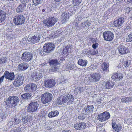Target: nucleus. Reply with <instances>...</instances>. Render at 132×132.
Listing matches in <instances>:
<instances>
[{"label": "nucleus", "mask_w": 132, "mask_h": 132, "mask_svg": "<svg viewBox=\"0 0 132 132\" xmlns=\"http://www.w3.org/2000/svg\"><path fill=\"white\" fill-rule=\"evenodd\" d=\"M101 78V75L98 73H94L87 76L85 77L84 81L86 84H88L91 82H96Z\"/></svg>", "instance_id": "1"}, {"label": "nucleus", "mask_w": 132, "mask_h": 132, "mask_svg": "<svg viewBox=\"0 0 132 132\" xmlns=\"http://www.w3.org/2000/svg\"><path fill=\"white\" fill-rule=\"evenodd\" d=\"M19 98L16 96H10L6 100V105L9 108L14 107L18 104L19 102Z\"/></svg>", "instance_id": "2"}, {"label": "nucleus", "mask_w": 132, "mask_h": 132, "mask_svg": "<svg viewBox=\"0 0 132 132\" xmlns=\"http://www.w3.org/2000/svg\"><path fill=\"white\" fill-rule=\"evenodd\" d=\"M30 75V79L34 81L39 80L42 77V72L37 70L32 72Z\"/></svg>", "instance_id": "3"}, {"label": "nucleus", "mask_w": 132, "mask_h": 132, "mask_svg": "<svg viewBox=\"0 0 132 132\" xmlns=\"http://www.w3.org/2000/svg\"><path fill=\"white\" fill-rule=\"evenodd\" d=\"M52 98V95L49 93L46 92L42 95L41 101L43 104H46L50 102Z\"/></svg>", "instance_id": "4"}, {"label": "nucleus", "mask_w": 132, "mask_h": 132, "mask_svg": "<svg viewBox=\"0 0 132 132\" xmlns=\"http://www.w3.org/2000/svg\"><path fill=\"white\" fill-rule=\"evenodd\" d=\"M57 21V18H55L53 17H49L46 20H44L43 22L46 26L48 27H50L54 26Z\"/></svg>", "instance_id": "5"}, {"label": "nucleus", "mask_w": 132, "mask_h": 132, "mask_svg": "<svg viewBox=\"0 0 132 132\" xmlns=\"http://www.w3.org/2000/svg\"><path fill=\"white\" fill-rule=\"evenodd\" d=\"M25 18L22 15L18 14L14 17V22L17 25H20L24 23Z\"/></svg>", "instance_id": "6"}, {"label": "nucleus", "mask_w": 132, "mask_h": 132, "mask_svg": "<svg viewBox=\"0 0 132 132\" xmlns=\"http://www.w3.org/2000/svg\"><path fill=\"white\" fill-rule=\"evenodd\" d=\"M50 63L51 67L49 70L50 72H53L58 71V67H59L60 64L58 62L57 60H52L50 62Z\"/></svg>", "instance_id": "7"}, {"label": "nucleus", "mask_w": 132, "mask_h": 132, "mask_svg": "<svg viewBox=\"0 0 132 132\" xmlns=\"http://www.w3.org/2000/svg\"><path fill=\"white\" fill-rule=\"evenodd\" d=\"M39 104L35 102H32L29 105L27 108V111L29 113H33L37 110Z\"/></svg>", "instance_id": "8"}, {"label": "nucleus", "mask_w": 132, "mask_h": 132, "mask_svg": "<svg viewBox=\"0 0 132 132\" xmlns=\"http://www.w3.org/2000/svg\"><path fill=\"white\" fill-rule=\"evenodd\" d=\"M54 45L53 43H48L45 44L43 47V51L45 53H49L54 50Z\"/></svg>", "instance_id": "9"}, {"label": "nucleus", "mask_w": 132, "mask_h": 132, "mask_svg": "<svg viewBox=\"0 0 132 132\" xmlns=\"http://www.w3.org/2000/svg\"><path fill=\"white\" fill-rule=\"evenodd\" d=\"M110 116V114L108 112H105L99 114L98 118L100 121H104L109 118Z\"/></svg>", "instance_id": "10"}, {"label": "nucleus", "mask_w": 132, "mask_h": 132, "mask_svg": "<svg viewBox=\"0 0 132 132\" xmlns=\"http://www.w3.org/2000/svg\"><path fill=\"white\" fill-rule=\"evenodd\" d=\"M33 56L32 53L25 52L23 53L21 59L23 61H29L32 59Z\"/></svg>", "instance_id": "11"}, {"label": "nucleus", "mask_w": 132, "mask_h": 132, "mask_svg": "<svg viewBox=\"0 0 132 132\" xmlns=\"http://www.w3.org/2000/svg\"><path fill=\"white\" fill-rule=\"evenodd\" d=\"M93 109L94 107L93 105H88L83 109L82 113L85 115H89L92 113Z\"/></svg>", "instance_id": "12"}, {"label": "nucleus", "mask_w": 132, "mask_h": 132, "mask_svg": "<svg viewBox=\"0 0 132 132\" xmlns=\"http://www.w3.org/2000/svg\"><path fill=\"white\" fill-rule=\"evenodd\" d=\"M65 103L70 104L72 103L74 97L72 95L67 94L64 96Z\"/></svg>", "instance_id": "13"}, {"label": "nucleus", "mask_w": 132, "mask_h": 132, "mask_svg": "<svg viewBox=\"0 0 132 132\" xmlns=\"http://www.w3.org/2000/svg\"><path fill=\"white\" fill-rule=\"evenodd\" d=\"M37 88V85L33 83H31L27 85L24 87L25 91L30 92L36 90Z\"/></svg>", "instance_id": "14"}, {"label": "nucleus", "mask_w": 132, "mask_h": 132, "mask_svg": "<svg viewBox=\"0 0 132 132\" xmlns=\"http://www.w3.org/2000/svg\"><path fill=\"white\" fill-rule=\"evenodd\" d=\"M24 77L20 75L18 76L13 83V85L16 87L20 86L23 83Z\"/></svg>", "instance_id": "15"}, {"label": "nucleus", "mask_w": 132, "mask_h": 132, "mask_svg": "<svg viewBox=\"0 0 132 132\" xmlns=\"http://www.w3.org/2000/svg\"><path fill=\"white\" fill-rule=\"evenodd\" d=\"M114 84L113 82L111 81H108L106 82H104L102 86V88L103 89H109L112 88L114 86Z\"/></svg>", "instance_id": "16"}, {"label": "nucleus", "mask_w": 132, "mask_h": 132, "mask_svg": "<svg viewBox=\"0 0 132 132\" xmlns=\"http://www.w3.org/2000/svg\"><path fill=\"white\" fill-rule=\"evenodd\" d=\"M55 81L53 79H48L44 81V86L47 88H51L55 85Z\"/></svg>", "instance_id": "17"}, {"label": "nucleus", "mask_w": 132, "mask_h": 132, "mask_svg": "<svg viewBox=\"0 0 132 132\" xmlns=\"http://www.w3.org/2000/svg\"><path fill=\"white\" fill-rule=\"evenodd\" d=\"M118 52L121 55L127 54L129 51L128 48L122 45H120L118 47Z\"/></svg>", "instance_id": "18"}, {"label": "nucleus", "mask_w": 132, "mask_h": 132, "mask_svg": "<svg viewBox=\"0 0 132 132\" xmlns=\"http://www.w3.org/2000/svg\"><path fill=\"white\" fill-rule=\"evenodd\" d=\"M125 21L124 18L121 17L114 21V26L117 27L119 28L122 26Z\"/></svg>", "instance_id": "19"}, {"label": "nucleus", "mask_w": 132, "mask_h": 132, "mask_svg": "<svg viewBox=\"0 0 132 132\" xmlns=\"http://www.w3.org/2000/svg\"><path fill=\"white\" fill-rule=\"evenodd\" d=\"M111 77L112 79L116 81H119L123 78V75L120 73H114Z\"/></svg>", "instance_id": "20"}, {"label": "nucleus", "mask_w": 132, "mask_h": 132, "mask_svg": "<svg viewBox=\"0 0 132 132\" xmlns=\"http://www.w3.org/2000/svg\"><path fill=\"white\" fill-rule=\"evenodd\" d=\"M112 124L113 131L116 132H119L121 129V126L116 124L115 120L112 121Z\"/></svg>", "instance_id": "21"}, {"label": "nucleus", "mask_w": 132, "mask_h": 132, "mask_svg": "<svg viewBox=\"0 0 132 132\" xmlns=\"http://www.w3.org/2000/svg\"><path fill=\"white\" fill-rule=\"evenodd\" d=\"M26 6V3H22L19 5L16 8V12L18 13H20L24 11Z\"/></svg>", "instance_id": "22"}, {"label": "nucleus", "mask_w": 132, "mask_h": 132, "mask_svg": "<svg viewBox=\"0 0 132 132\" xmlns=\"http://www.w3.org/2000/svg\"><path fill=\"white\" fill-rule=\"evenodd\" d=\"M28 67V64L26 63H21L18 65L17 70L19 71H24L27 69Z\"/></svg>", "instance_id": "23"}, {"label": "nucleus", "mask_w": 132, "mask_h": 132, "mask_svg": "<svg viewBox=\"0 0 132 132\" xmlns=\"http://www.w3.org/2000/svg\"><path fill=\"white\" fill-rule=\"evenodd\" d=\"M40 39V36L39 34H36L31 38H30L29 39L31 43H35L38 42Z\"/></svg>", "instance_id": "24"}, {"label": "nucleus", "mask_w": 132, "mask_h": 132, "mask_svg": "<svg viewBox=\"0 0 132 132\" xmlns=\"http://www.w3.org/2000/svg\"><path fill=\"white\" fill-rule=\"evenodd\" d=\"M104 39L106 41L111 40L113 38V34H103Z\"/></svg>", "instance_id": "25"}, {"label": "nucleus", "mask_w": 132, "mask_h": 132, "mask_svg": "<svg viewBox=\"0 0 132 132\" xmlns=\"http://www.w3.org/2000/svg\"><path fill=\"white\" fill-rule=\"evenodd\" d=\"M4 74L5 77L6 79L11 80L14 79V75L13 73H9L8 72L5 71Z\"/></svg>", "instance_id": "26"}, {"label": "nucleus", "mask_w": 132, "mask_h": 132, "mask_svg": "<svg viewBox=\"0 0 132 132\" xmlns=\"http://www.w3.org/2000/svg\"><path fill=\"white\" fill-rule=\"evenodd\" d=\"M10 121L12 122V123L14 125L18 124L20 122L21 120L20 118L18 116H15L14 117L12 118Z\"/></svg>", "instance_id": "27"}, {"label": "nucleus", "mask_w": 132, "mask_h": 132, "mask_svg": "<svg viewBox=\"0 0 132 132\" xmlns=\"http://www.w3.org/2000/svg\"><path fill=\"white\" fill-rule=\"evenodd\" d=\"M59 113V112L57 111H52L50 112L48 114V117L50 118H52L58 116Z\"/></svg>", "instance_id": "28"}, {"label": "nucleus", "mask_w": 132, "mask_h": 132, "mask_svg": "<svg viewBox=\"0 0 132 132\" xmlns=\"http://www.w3.org/2000/svg\"><path fill=\"white\" fill-rule=\"evenodd\" d=\"M56 102L57 104L62 105L65 103L64 96L62 95L59 97L57 99Z\"/></svg>", "instance_id": "29"}, {"label": "nucleus", "mask_w": 132, "mask_h": 132, "mask_svg": "<svg viewBox=\"0 0 132 132\" xmlns=\"http://www.w3.org/2000/svg\"><path fill=\"white\" fill-rule=\"evenodd\" d=\"M32 119V118L31 116H26L22 117V120L23 123H26L27 122L30 121Z\"/></svg>", "instance_id": "30"}, {"label": "nucleus", "mask_w": 132, "mask_h": 132, "mask_svg": "<svg viewBox=\"0 0 132 132\" xmlns=\"http://www.w3.org/2000/svg\"><path fill=\"white\" fill-rule=\"evenodd\" d=\"M88 62L86 60L79 59L78 62V64L81 66L85 67L87 64Z\"/></svg>", "instance_id": "31"}, {"label": "nucleus", "mask_w": 132, "mask_h": 132, "mask_svg": "<svg viewBox=\"0 0 132 132\" xmlns=\"http://www.w3.org/2000/svg\"><path fill=\"white\" fill-rule=\"evenodd\" d=\"M69 13L66 14L63 13L62 14L61 19L63 22H65L69 18Z\"/></svg>", "instance_id": "32"}, {"label": "nucleus", "mask_w": 132, "mask_h": 132, "mask_svg": "<svg viewBox=\"0 0 132 132\" xmlns=\"http://www.w3.org/2000/svg\"><path fill=\"white\" fill-rule=\"evenodd\" d=\"M32 96L31 93H27L21 95V97L23 99H28L30 98Z\"/></svg>", "instance_id": "33"}, {"label": "nucleus", "mask_w": 132, "mask_h": 132, "mask_svg": "<svg viewBox=\"0 0 132 132\" xmlns=\"http://www.w3.org/2000/svg\"><path fill=\"white\" fill-rule=\"evenodd\" d=\"M132 101L131 98L129 97H122L121 99V101L123 103L129 102Z\"/></svg>", "instance_id": "34"}, {"label": "nucleus", "mask_w": 132, "mask_h": 132, "mask_svg": "<svg viewBox=\"0 0 132 132\" xmlns=\"http://www.w3.org/2000/svg\"><path fill=\"white\" fill-rule=\"evenodd\" d=\"M5 17L6 15L2 11L0 10V22H3L5 20Z\"/></svg>", "instance_id": "35"}, {"label": "nucleus", "mask_w": 132, "mask_h": 132, "mask_svg": "<svg viewBox=\"0 0 132 132\" xmlns=\"http://www.w3.org/2000/svg\"><path fill=\"white\" fill-rule=\"evenodd\" d=\"M84 16V14L83 13L79 12L77 15V17H76L77 21L81 20L82 18Z\"/></svg>", "instance_id": "36"}, {"label": "nucleus", "mask_w": 132, "mask_h": 132, "mask_svg": "<svg viewBox=\"0 0 132 132\" xmlns=\"http://www.w3.org/2000/svg\"><path fill=\"white\" fill-rule=\"evenodd\" d=\"M98 51L96 49L90 50L88 51V53L90 55H95L98 53Z\"/></svg>", "instance_id": "37"}, {"label": "nucleus", "mask_w": 132, "mask_h": 132, "mask_svg": "<svg viewBox=\"0 0 132 132\" xmlns=\"http://www.w3.org/2000/svg\"><path fill=\"white\" fill-rule=\"evenodd\" d=\"M118 87L120 88L119 91L122 93H123L124 92H126L127 90V88L126 87H123V86H119Z\"/></svg>", "instance_id": "38"}, {"label": "nucleus", "mask_w": 132, "mask_h": 132, "mask_svg": "<svg viewBox=\"0 0 132 132\" xmlns=\"http://www.w3.org/2000/svg\"><path fill=\"white\" fill-rule=\"evenodd\" d=\"M82 0H72V3L74 6L78 5L81 3Z\"/></svg>", "instance_id": "39"}, {"label": "nucleus", "mask_w": 132, "mask_h": 132, "mask_svg": "<svg viewBox=\"0 0 132 132\" xmlns=\"http://www.w3.org/2000/svg\"><path fill=\"white\" fill-rule=\"evenodd\" d=\"M108 65L106 63H104L102 65V69L103 71H106L107 69Z\"/></svg>", "instance_id": "40"}, {"label": "nucleus", "mask_w": 132, "mask_h": 132, "mask_svg": "<svg viewBox=\"0 0 132 132\" xmlns=\"http://www.w3.org/2000/svg\"><path fill=\"white\" fill-rule=\"evenodd\" d=\"M130 61L129 60L125 61L123 63V65L125 67H128L130 65Z\"/></svg>", "instance_id": "41"}, {"label": "nucleus", "mask_w": 132, "mask_h": 132, "mask_svg": "<svg viewBox=\"0 0 132 132\" xmlns=\"http://www.w3.org/2000/svg\"><path fill=\"white\" fill-rule=\"evenodd\" d=\"M6 61V57H2L0 59V64H2L5 63Z\"/></svg>", "instance_id": "42"}, {"label": "nucleus", "mask_w": 132, "mask_h": 132, "mask_svg": "<svg viewBox=\"0 0 132 132\" xmlns=\"http://www.w3.org/2000/svg\"><path fill=\"white\" fill-rule=\"evenodd\" d=\"M81 125L80 123H77L74 125V127L76 129L78 130H80Z\"/></svg>", "instance_id": "43"}, {"label": "nucleus", "mask_w": 132, "mask_h": 132, "mask_svg": "<svg viewBox=\"0 0 132 132\" xmlns=\"http://www.w3.org/2000/svg\"><path fill=\"white\" fill-rule=\"evenodd\" d=\"M68 82V80L65 79H62L60 81V84L64 85Z\"/></svg>", "instance_id": "44"}, {"label": "nucleus", "mask_w": 132, "mask_h": 132, "mask_svg": "<svg viewBox=\"0 0 132 132\" xmlns=\"http://www.w3.org/2000/svg\"><path fill=\"white\" fill-rule=\"evenodd\" d=\"M5 117L4 112L0 113V121H3L5 118Z\"/></svg>", "instance_id": "45"}, {"label": "nucleus", "mask_w": 132, "mask_h": 132, "mask_svg": "<svg viewBox=\"0 0 132 132\" xmlns=\"http://www.w3.org/2000/svg\"><path fill=\"white\" fill-rule=\"evenodd\" d=\"M126 41L127 42H131L132 41V34H130L127 37Z\"/></svg>", "instance_id": "46"}, {"label": "nucleus", "mask_w": 132, "mask_h": 132, "mask_svg": "<svg viewBox=\"0 0 132 132\" xmlns=\"http://www.w3.org/2000/svg\"><path fill=\"white\" fill-rule=\"evenodd\" d=\"M32 2L34 4L36 5H38L41 3L42 0H32Z\"/></svg>", "instance_id": "47"}, {"label": "nucleus", "mask_w": 132, "mask_h": 132, "mask_svg": "<svg viewBox=\"0 0 132 132\" xmlns=\"http://www.w3.org/2000/svg\"><path fill=\"white\" fill-rule=\"evenodd\" d=\"M67 48L65 47V48L63 50L62 54L64 55H65L66 56H67L68 54V51L67 50Z\"/></svg>", "instance_id": "48"}, {"label": "nucleus", "mask_w": 132, "mask_h": 132, "mask_svg": "<svg viewBox=\"0 0 132 132\" xmlns=\"http://www.w3.org/2000/svg\"><path fill=\"white\" fill-rule=\"evenodd\" d=\"M37 5H36L34 4H33L30 7V9L31 10H36L37 9V6H36Z\"/></svg>", "instance_id": "49"}, {"label": "nucleus", "mask_w": 132, "mask_h": 132, "mask_svg": "<svg viewBox=\"0 0 132 132\" xmlns=\"http://www.w3.org/2000/svg\"><path fill=\"white\" fill-rule=\"evenodd\" d=\"M87 89H88L87 87L86 86L82 87H79V90L80 91V93L81 92H82L83 91H84L85 89L86 90Z\"/></svg>", "instance_id": "50"}, {"label": "nucleus", "mask_w": 132, "mask_h": 132, "mask_svg": "<svg viewBox=\"0 0 132 132\" xmlns=\"http://www.w3.org/2000/svg\"><path fill=\"white\" fill-rule=\"evenodd\" d=\"M81 125L80 127V129H83L85 128L86 127V123L84 122L80 123Z\"/></svg>", "instance_id": "51"}, {"label": "nucleus", "mask_w": 132, "mask_h": 132, "mask_svg": "<svg viewBox=\"0 0 132 132\" xmlns=\"http://www.w3.org/2000/svg\"><path fill=\"white\" fill-rule=\"evenodd\" d=\"M131 28L130 26H128L126 27L124 29V31L126 32H128L129 30H130Z\"/></svg>", "instance_id": "52"}, {"label": "nucleus", "mask_w": 132, "mask_h": 132, "mask_svg": "<svg viewBox=\"0 0 132 132\" xmlns=\"http://www.w3.org/2000/svg\"><path fill=\"white\" fill-rule=\"evenodd\" d=\"M56 34H51L50 35L49 38H54L56 37L57 36L55 35Z\"/></svg>", "instance_id": "53"}, {"label": "nucleus", "mask_w": 132, "mask_h": 132, "mask_svg": "<svg viewBox=\"0 0 132 132\" xmlns=\"http://www.w3.org/2000/svg\"><path fill=\"white\" fill-rule=\"evenodd\" d=\"M67 29L66 28H61L60 30V32L61 33H65L66 32Z\"/></svg>", "instance_id": "54"}, {"label": "nucleus", "mask_w": 132, "mask_h": 132, "mask_svg": "<svg viewBox=\"0 0 132 132\" xmlns=\"http://www.w3.org/2000/svg\"><path fill=\"white\" fill-rule=\"evenodd\" d=\"M98 45V43L94 44L92 45V47L93 48L95 49L97 47Z\"/></svg>", "instance_id": "55"}, {"label": "nucleus", "mask_w": 132, "mask_h": 132, "mask_svg": "<svg viewBox=\"0 0 132 132\" xmlns=\"http://www.w3.org/2000/svg\"><path fill=\"white\" fill-rule=\"evenodd\" d=\"M83 23H84V24H85V26L86 27H88L90 24V22L88 21L85 22H84Z\"/></svg>", "instance_id": "56"}, {"label": "nucleus", "mask_w": 132, "mask_h": 132, "mask_svg": "<svg viewBox=\"0 0 132 132\" xmlns=\"http://www.w3.org/2000/svg\"><path fill=\"white\" fill-rule=\"evenodd\" d=\"M98 97L97 98V101L98 103H100L101 102V101H102V98L100 96H98Z\"/></svg>", "instance_id": "57"}, {"label": "nucleus", "mask_w": 132, "mask_h": 132, "mask_svg": "<svg viewBox=\"0 0 132 132\" xmlns=\"http://www.w3.org/2000/svg\"><path fill=\"white\" fill-rule=\"evenodd\" d=\"M132 10V7L130 8L129 7H128L127 8L126 11V12L127 13H129L131 10Z\"/></svg>", "instance_id": "58"}, {"label": "nucleus", "mask_w": 132, "mask_h": 132, "mask_svg": "<svg viewBox=\"0 0 132 132\" xmlns=\"http://www.w3.org/2000/svg\"><path fill=\"white\" fill-rule=\"evenodd\" d=\"M84 115H82V114H80L78 117V118L79 119L83 120L85 119Z\"/></svg>", "instance_id": "59"}, {"label": "nucleus", "mask_w": 132, "mask_h": 132, "mask_svg": "<svg viewBox=\"0 0 132 132\" xmlns=\"http://www.w3.org/2000/svg\"><path fill=\"white\" fill-rule=\"evenodd\" d=\"M75 65H71L70 66H69V67H68V70L69 69L70 70H72L74 69L75 68Z\"/></svg>", "instance_id": "60"}, {"label": "nucleus", "mask_w": 132, "mask_h": 132, "mask_svg": "<svg viewBox=\"0 0 132 132\" xmlns=\"http://www.w3.org/2000/svg\"><path fill=\"white\" fill-rule=\"evenodd\" d=\"M13 132H21L20 129L19 128H16L13 131Z\"/></svg>", "instance_id": "61"}, {"label": "nucleus", "mask_w": 132, "mask_h": 132, "mask_svg": "<svg viewBox=\"0 0 132 132\" xmlns=\"http://www.w3.org/2000/svg\"><path fill=\"white\" fill-rule=\"evenodd\" d=\"M79 87H77L75 88V92H76L77 93H80V91L79 90Z\"/></svg>", "instance_id": "62"}, {"label": "nucleus", "mask_w": 132, "mask_h": 132, "mask_svg": "<svg viewBox=\"0 0 132 132\" xmlns=\"http://www.w3.org/2000/svg\"><path fill=\"white\" fill-rule=\"evenodd\" d=\"M4 76H2L0 78V83H1L4 80Z\"/></svg>", "instance_id": "63"}, {"label": "nucleus", "mask_w": 132, "mask_h": 132, "mask_svg": "<svg viewBox=\"0 0 132 132\" xmlns=\"http://www.w3.org/2000/svg\"><path fill=\"white\" fill-rule=\"evenodd\" d=\"M128 90L130 93L132 92V86H130L127 89V91Z\"/></svg>", "instance_id": "64"}]
</instances>
